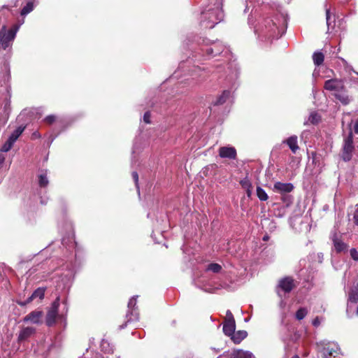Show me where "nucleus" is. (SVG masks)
Here are the masks:
<instances>
[{"label":"nucleus","instance_id":"nucleus-49","mask_svg":"<svg viewBox=\"0 0 358 358\" xmlns=\"http://www.w3.org/2000/svg\"><path fill=\"white\" fill-rule=\"evenodd\" d=\"M357 148H358V146H357Z\"/></svg>","mask_w":358,"mask_h":358},{"label":"nucleus","instance_id":"nucleus-18","mask_svg":"<svg viewBox=\"0 0 358 358\" xmlns=\"http://www.w3.org/2000/svg\"><path fill=\"white\" fill-rule=\"evenodd\" d=\"M44 122L46 124L51 125L54 123L58 124L59 125H62L64 123V120L62 118L58 117L55 115H49L46 116L44 120Z\"/></svg>","mask_w":358,"mask_h":358},{"label":"nucleus","instance_id":"nucleus-37","mask_svg":"<svg viewBox=\"0 0 358 358\" xmlns=\"http://www.w3.org/2000/svg\"><path fill=\"white\" fill-rule=\"evenodd\" d=\"M131 176H132L133 180L135 182L136 186L138 187V173L136 171H133L131 173Z\"/></svg>","mask_w":358,"mask_h":358},{"label":"nucleus","instance_id":"nucleus-47","mask_svg":"<svg viewBox=\"0 0 358 358\" xmlns=\"http://www.w3.org/2000/svg\"><path fill=\"white\" fill-rule=\"evenodd\" d=\"M312 155H313V159H314V158H315V156L316 155V154H315V153H312Z\"/></svg>","mask_w":358,"mask_h":358},{"label":"nucleus","instance_id":"nucleus-43","mask_svg":"<svg viewBox=\"0 0 358 358\" xmlns=\"http://www.w3.org/2000/svg\"><path fill=\"white\" fill-rule=\"evenodd\" d=\"M269 238L268 236V235H266L263 237V241H268Z\"/></svg>","mask_w":358,"mask_h":358},{"label":"nucleus","instance_id":"nucleus-31","mask_svg":"<svg viewBox=\"0 0 358 358\" xmlns=\"http://www.w3.org/2000/svg\"><path fill=\"white\" fill-rule=\"evenodd\" d=\"M240 185L245 190L248 189H252V185L247 177L240 181Z\"/></svg>","mask_w":358,"mask_h":358},{"label":"nucleus","instance_id":"nucleus-34","mask_svg":"<svg viewBox=\"0 0 358 358\" xmlns=\"http://www.w3.org/2000/svg\"><path fill=\"white\" fill-rule=\"evenodd\" d=\"M224 322H235L234 317L231 310H227L226 312V317Z\"/></svg>","mask_w":358,"mask_h":358},{"label":"nucleus","instance_id":"nucleus-12","mask_svg":"<svg viewBox=\"0 0 358 358\" xmlns=\"http://www.w3.org/2000/svg\"><path fill=\"white\" fill-rule=\"evenodd\" d=\"M273 189L281 194L289 193L294 189V185L292 183L276 182L273 185Z\"/></svg>","mask_w":358,"mask_h":358},{"label":"nucleus","instance_id":"nucleus-1","mask_svg":"<svg viewBox=\"0 0 358 358\" xmlns=\"http://www.w3.org/2000/svg\"><path fill=\"white\" fill-rule=\"evenodd\" d=\"M353 137L352 132L350 131L348 135L344 138L341 157L345 162H349L352 159V152L355 149Z\"/></svg>","mask_w":358,"mask_h":358},{"label":"nucleus","instance_id":"nucleus-16","mask_svg":"<svg viewBox=\"0 0 358 358\" xmlns=\"http://www.w3.org/2000/svg\"><path fill=\"white\" fill-rule=\"evenodd\" d=\"M283 143H286L288 145V147L290 148V150L294 154H295L296 151L299 149L296 136H292L289 137L288 138L285 140Z\"/></svg>","mask_w":358,"mask_h":358},{"label":"nucleus","instance_id":"nucleus-38","mask_svg":"<svg viewBox=\"0 0 358 358\" xmlns=\"http://www.w3.org/2000/svg\"><path fill=\"white\" fill-rule=\"evenodd\" d=\"M330 10L329 9H327L326 10V19H327V24L328 25V27H329L331 25V22H330Z\"/></svg>","mask_w":358,"mask_h":358},{"label":"nucleus","instance_id":"nucleus-20","mask_svg":"<svg viewBox=\"0 0 358 358\" xmlns=\"http://www.w3.org/2000/svg\"><path fill=\"white\" fill-rule=\"evenodd\" d=\"M230 96V91L224 90L222 93L217 98L216 101L213 102L214 106H220L224 104Z\"/></svg>","mask_w":358,"mask_h":358},{"label":"nucleus","instance_id":"nucleus-25","mask_svg":"<svg viewBox=\"0 0 358 358\" xmlns=\"http://www.w3.org/2000/svg\"><path fill=\"white\" fill-rule=\"evenodd\" d=\"M320 120V115L316 112H312L308 117V122L313 124H317Z\"/></svg>","mask_w":358,"mask_h":358},{"label":"nucleus","instance_id":"nucleus-48","mask_svg":"<svg viewBox=\"0 0 358 358\" xmlns=\"http://www.w3.org/2000/svg\"><path fill=\"white\" fill-rule=\"evenodd\" d=\"M214 27V24H212L210 26V28H213Z\"/></svg>","mask_w":358,"mask_h":358},{"label":"nucleus","instance_id":"nucleus-41","mask_svg":"<svg viewBox=\"0 0 358 358\" xmlns=\"http://www.w3.org/2000/svg\"><path fill=\"white\" fill-rule=\"evenodd\" d=\"M248 197H250L252 195V189H245Z\"/></svg>","mask_w":358,"mask_h":358},{"label":"nucleus","instance_id":"nucleus-39","mask_svg":"<svg viewBox=\"0 0 358 358\" xmlns=\"http://www.w3.org/2000/svg\"><path fill=\"white\" fill-rule=\"evenodd\" d=\"M313 325L315 326V327H317L320 325V322L319 320V318L318 317H316L313 320V322H312Z\"/></svg>","mask_w":358,"mask_h":358},{"label":"nucleus","instance_id":"nucleus-10","mask_svg":"<svg viewBox=\"0 0 358 358\" xmlns=\"http://www.w3.org/2000/svg\"><path fill=\"white\" fill-rule=\"evenodd\" d=\"M332 241L337 253L345 252L348 248V244L345 243L336 233L333 235Z\"/></svg>","mask_w":358,"mask_h":358},{"label":"nucleus","instance_id":"nucleus-6","mask_svg":"<svg viewBox=\"0 0 358 358\" xmlns=\"http://www.w3.org/2000/svg\"><path fill=\"white\" fill-rule=\"evenodd\" d=\"M317 350L322 355L323 358H330L334 353L336 352L333 348L331 347L329 343L320 342L317 343Z\"/></svg>","mask_w":358,"mask_h":358},{"label":"nucleus","instance_id":"nucleus-3","mask_svg":"<svg viewBox=\"0 0 358 358\" xmlns=\"http://www.w3.org/2000/svg\"><path fill=\"white\" fill-rule=\"evenodd\" d=\"M16 31L13 29L7 30L3 27L0 30V50H6L15 38Z\"/></svg>","mask_w":358,"mask_h":358},{"label":"nucleus","instance_id":"nucleus-46","mask_svg":"<svg viewBox=\"0 0 358 358\" xmlns=\"http://www.w3.org/2000/svg\"><path fill=\"white\" fill-rule=\"evenodd\" d=\"M292 358H299V357L298 355H294L292 357Z\"/></svg>","mask_w":358,"mask_h":358},{"label":"nucleus","instance_id":"nucleus-44","mask_svg":"<svg viewBox=\"0 0 358 358\" xmlns=\"http://www.w3.org/2000/svg\"><path fill=\"white\" fill-rule=\"evenodd\" d=\"M287 198H289L288 196H282V199L285 201Z\"/></svg>","mask_w":358,"mask_h":358},{"label":"nucleus","instance_id":"nucleus-33","mask_svg":"<svg viewBox=\"0 0 358 358\" xmlns=\"http://www.w3.org/2000/svg\"><path fill=\"white\" fill-rule=\"evenodd\" d=\"M14 143L15 142H13V141H10V139H8L7 141L3 145V146L2 148V150L4 152L8 151L12 148Z\"/></svg>","mask_w":358,"mask_h":358},{"label":"nucleus","instance_id":"nucleus-22","mask_svg":"<svg viewBox=\"0 0 358 358\" xmlns=\"http://www.w3.org/2000/svg\"><path fill=\"white\" fill-rule=\"evenodd\" d=\"M348 301L353 303L358 302V283L350 290Z\"/></svg>","mask_w":358,"mask_h":358},{"label":"nucleus","instance_id":"nucleus-4","mask_svg":"<svg viewBox=\"0 0 358 358\" xmlns=\"http://www.w3.org/2000/svg\"><path fill=\"white\" fill-rule=\"evenodd\" d=\"M296 287L295 280L292 276H285L278 280L276 290L280 289L284 293H289Z\"/></svg>","mask_w":358,"mask_h":358},{"label":"nucleus","instance_id":"nucleus-5","mask_svg":"<svg viewBox=\"0 0 358 358\" xmlns=\"http://www.w3.org/2000/svg\"><path fill=\"white\" fill-rule=\"evenodd\" d=\"M136 304V299L135 298H131L128 302V308L130 310V313L127 314V320L122 324L119 326V329H122L127 327L128 323H131L133 322H136L138 320V315L137 313H134L135 311V306Z\"/></svg>","mask_w":358,"mask_h":358},{"label":"nucleus","instance_id":"nucleus-29","mask_svg":"<svg viewBox=\"0 0 358 358\" xmlns=\"http://www.w3.org/2000/svg\"><path fill=\"white\" fill-rule=\"evenodd\" d=\"M49 182L47 178L46 174H40L38 176V185L41 187H45L48 186Z\"/></svg>","mask_w":358,"mask_h":358},{"label":"nucleus","instance_id":"nucleus-9","mask_svg":"<svg viewBox=\"0 0 358 358\" xmlns=\"http://www.w3.org/2000/svg\"><path fill=\"white\" fill-rule=\"evenodd\" d=\"M343 87L342 82L337 79H330L324 82V88L329 91H338Z\"/></svg>","mask_w":358,"mask_h":358},{"label":"nucleus","instance_id":"nucleus-8","mask_svg":"<svg viewBox=\"0 0 358 358\" xmlns=\"http://www.w3.org/2000/svg\"><path fill=\"white\" fill-rule=\"evenodd\" d=\"M219 156L221 158H227L229 159H236L237 152L235 148L231 146H222L219 148Z\"/></svg>","mask_w":358,"mask_h":358},{"label":"nucleus","instance_id":"nucleus-14","mask_svg":"<svg viewBox=\"0 0 358 358\" xmlns=\"http://www.w3.org/2000/svg\"><path fill=\"white\" fill-rule=\"evenodd\" d=\"M36 332V329L34 327H24L23 328L18 336V341L22 342L24 341H26L27 338H29L31 335L34 334Z\"/></svg>","mask_w":358,"mask_h":358},{"label":"nucleus","instance_id":"nucleus-30","mask_svg":"<svg viewBox=\"0 0 358 358\" xmlns=\"http://www.w3.org/2000/svg\"><path fill=\"white\" fill-rule=\"evenodd\" d=\"M207 270L213 271V273H217L222 270V266L217 263H211L208 264Z\"/></svg>","mask_w":358,"mask_h":358},{"label":"nucleus","instance_id":"nucleus-45","mask_svg":"<svg viewBox=\"0 0 358 358\" xmlns=\"http://www.w3.org/2000/svg\"><path fill=\"white\" fill-rule=\"evenodd\" d=\"M17 0L15 2L14 6H15V7L17 6Z\"/></svg>","mask_w":358,"mask_h":358},{"label":"nucleus","instance_id":"nucleus-26","mask_svg":"<svg viewBox=\"0 0 358 358\" xmlns=\"http://www.w3.org/2000/svg\"><path fill=\"white\" fill-rule=\"evenodd\" d=\"M257 196L260 201H265L268 199V196L264 189L258 186L257 187Z\"/></svg>","mask_w":358,"mask_h":358},{"label":"nucleus","instance_id":"nucleus-32","mask_svg":"<svg viewBox=\"0 0 358 358\" xmlns=\"http://www.w3.org/2000/svg\"><path fill=\"white\" fill-rule=\"evenodd\" d=\"M352 222L355 225L358 226V204L355 206V210L352 213Z\"/></svg>","mask_w":358,"mask_h":358},{"label":"nucleus","instance_id":"nucleus-35","mask_svg":"<svg viewBox=\"0 0 358 358\" xmlns=\"http://www.w3.org/2000/svg\"><path fill=\"white\" fill-rule=\"evenodd\" d=\"M350 256L355 261H358V251L355 248H352L350 250Z\"/></svg>","mask_w":358,"mask_h":358},{"label":"nucleus","instance_id":"nucleus-24","mask_svg":"<svg viewBox=\"0 0 358 358\" xmlns=\"http://www.w3.org/2000/svg\"><path fill=\"white\" fill-rule=\"evenodd\" d=\"M24 129V126L18 127L16 129L13 131V132L9 136L8 139H10V141L15 142L16 140L19 138V136L22 134Z\"/></svg>","mask_w":358,"mask_h":358},{"label":"nucleus","instance_id":"nucleus-11","mask_svg":"<svg viewBox=\"0 0 358 358\" xmlns=\"http://www.w3.org/2000/svg\"><path fill=\"white\" fill-rule=\"evenodd\" d=\"M224 47L222 44L218 43H214L211 46L207 47L205 50H203L207 55L215 57L222 52Z\"/></svg>","mask_w":358,"mask_h":358},{"label":"nucleus","instance_id":"nucleus-36","mask_svg":"<svg viewBox=\"0 0 358 358\" xmlns=\"http://www.w3.org/2000/svg\"><path fill=\"white\" fill-rule=\"evenodd\" d=\"M150 117H151L150 113L149 111H147L143 115V121L146 124H150Z\"/></svg>","mask_w":358,"mask_h":358},{"label":"nucleus","instance_id":"nucleus-27","mask_svg":"<svg viewBox=\"0 0 358 358\" xmlns=\"http://www.w3.org/2000/svg\"><path fill=\"white\" fill-rule=\"evenodd\" d=\"M335 96L343 105H348L350 102V99L349 96L345 94H335Z\"/></svg>","mask_w":358,"mask_h":358},{"label":"nucleus","instance_id":"nucleus-2","mask_svg":"<svg viewBox=\"0 0 358 358\" xmlns=\"http://www.w3.org/2000/svg\"><path fill=\"white\" fill-rule=\"evenodd\" d=\"M60 304V299L57 296L52 303L50 308L47 312L45 317V323L48 327H52L56 323L58 317L59 307Z\"/></svg>","mask_w":358,"mask_h":358},{"label":"nucleus","instance_id":"nucleus-42","mask_svg":"<svg viewBox=\"0 0 358 358\" xmlns=\"http://www.w3.org/2000/svg\"><path fill=\"white\" fill-rule=\"evenodd\" d=\"M4 161V158L1 156H0V166L3 164Z\"/></svg>","mask_w":358,"mask_h":358},{"label":"nucleus","instance_id":"nucleus-13","mask_svg":"<svg viewBox=\"0 0 358 358\" xmlns=\"http://www.w3.org/2000/svg\"><path fill=\"white\" fill-rule=\"evenodd\" d=\"M43 315V311L34 310L27 315L23 320L24 322H31L33 324H38Z\"/></svg>","mask_w":358,"mask_h":358},{"label":"nucleus","instance_id":"nucleus-40","mask_svg":"<svg viewBox=\"0 0 358 358\" xmlns=\"http://www.w3.org/2000/svg\"><path fill=\"white\" fill-rule=\"evenodd\" d=\"M354 131L356 134H358V120L355 122L354 125Z\"/></svg>","mask_w":358,"mask_h":358},{"label":"nucleus","instance_id":"nucleus-23","mask_svg":"<svg viewBox=\"0 0 358 358\" xmlns=\"http://www.w3.org/2000/svg\"><path fill=\"white\" fill-rule=\"evenodd\" d=\"M324 55L321 52H315L313 55V60L315 65L319 66L324 62Z\"/></svg>","mask_w":358,"mask_h":358},{"label":"nucleus","instance_id":"nucleus-19","mask_svg":"<svg viewBox=\"0 0 358 358\" xmlns=\"http://www.w3.org/2000/svg\"><path fill=\"white\" fill-rule=\"evenodd\" d=\"M34 1L35 0H28L26 5L23 6L20 11L21 16L25 17L34 9Z\"/></svg>","mask_w":358,"mask_h":358},{"label":"nucleus","instance_id":"nucleus-28","mask_svg":"<svg viewBox=\"0 0 358 358\" xmlns=\"http://www.w3.org/2000/svg\"><path fill=\"white\" fill-rule=\"evenodd\" d=\"M308 310L306 308H300L296 312L295 317L296 320H301L306 316Z\"/></svg>","mask_w":358,"mask_h":358},{"label":"nucleus","instance_id":"nucleus-17","mask_svg":"<svg viewBox=\"0 0 358 358\" xmlns=\"http://www.w3.org/2000/svg\"><path fill=\"white\" fill-rule=\"evenodd\" d=\"M236 329V322H223V332L227 336H230L234 334Z\"/></svg>","mask_w":358,"mask_h":358},{"label":"nucleus","instance_id":"nucleus-21","mask_svg":"<svg viewBox=\"0 0 358 358\" xmlns=\"http://www.w3.org/2000/svg\"><path fill=\"white\" fill-rule=\"evenodd\" d=\"M231 358H252V354L248 351L237 350L233 352Z\"/></svg>","mask_w":358,"mask_h":358},{"label":"nucleus","instance_id":"nucleus-7","mask_svg":"<svg viewBox=\"0 0 358 358\" xmlns=\"http://www.w3.org/2000/svg\"><path fill=\"white\" fill-rule=\"evenodd\" d=\"M45 287H38L32 293V294L29 297L27 298L26 301H17V303L20 306H25L36 298H39L41 300H42L45 296Z\"/></svg>","mask_w":358,"mask_h":358},{"label":"nucleus","instance_id":"nucleus-15","mask_svg":"<svg viewBox=\"0 0 358 358\" xmlns=\"http://www.w3.org/2000/svg\"><path fill=\"white\" fill-rule=\"evenodd\" d=\"M248 336V332L244 330H239L234 332L229 337L235 344H239Z\"/></svg>","mask_w":358,"mask_h":358}]
</instances>
